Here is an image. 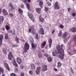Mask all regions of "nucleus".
Returning a JSON list of instances; mask_svg holds the SVG:
<instances>
[{
  "mask_svg": "<svg viewBox=\"0 0 76 76\" xmlns=\"http://www.w3.org/2000/svg\"><path fill=\"white\" fill-rule=\"evenodd\" d=\"M58 54H59V57L61 59H63L64 57V50L63 49H61V50H58Z\"/></svg>",
  "mask_w": 76,
  "mask_h": 76,
  "instance_id": "nucleus-1",
  "label": "nucleus"
},
{
  "mask_svg": "<svg viewBox=\"0 0 76 76\" xmlns=\"http://www.w3.org/2000/svg\"><path fill=\"white\" fill-rule=\"evenodd\" d=\"M29 48V45L28 44V43H26L24 46V50L25 52H26L27 50H28Z\"/></svg>",
  "mask_w": 76,
  "mask_h": 76,
  "instance_id": "nucleus-2",
  "label": "nucleus"
},
{
  "mask_svg": "<svg viewBox=\"0 0 76 76\" xmlns=\"http://www.w3.org/2000/svg\"><path fill=\"white\" fill-rule=\"evenodd\" d=\"M13 56L12 55V52H10L9 53V54L8 56V59L10 60H12V58H13Z\"/></svg>",
  "mask_w": 76,
  "mask_h": 76,
  "instance_id": "nucleus-3",
  "label": "nucleus"
},
{
  "mask_svg": "<svg viewBox=\"0 0 76 76\" xmlns=\"http://www.w3.org/2000/svg\"><path fill=\"white\" fill-rule=\"evenodd\" d=\"M40 70H41V67H37L36 71V73L37 75H38V74H39Z\"/></svg>",
  "mask_w": 76,
  "mask_h": 76,
  "instance_id": "nucleus-4",
  "label": "nucleus"
},
{
  "mask_svg": "<svg viewBox=\"0 0 76 76\" xmlns=\"http://www.w3.org/2000/svg\"><path fill=\"white\" fill-rule=\"evenodd\" d=\"M29 17L30 19L31 20H32L33 22H35V20H34V16H33V15H32V14H31L29 15Z\"/></svg>",
  "mask_w": 76,
  "mask_h": 76,
  "instance_id": "nucleus-5",
  "label": "nucleus"
},
{
  "mask_svg": "<svg viewBox=\"0 0 76 76\" xmlns=\"http://www.w3.org/2000/svg\"><path fill=\"white\" fill-rule=\"evenodd\" d=\"M3 36L2 35H0V45H1L3 41Z\"/></svg>",
  "mask_w": 76,
  "mask_h": 76,
  "instance_id": "nucleus-6",
  "label": "nucleus"
},
{
  "mask_svg": "<svg viewBox=\"0 0 76 76\" xmlns=\"http://www.w3.org/2000/svg\"><path fill=\"white\" fill-rule=\"evenodd\" d=\"M47 70V66L45 65L43 66V68L42 69V70L43 72H45Z\"/></svg>",
  "mask_w": 76,
  "mask_h": 76,
  "instance_id": "nucleus-7",
  "label": "nucleus"
},
{
  "mask_svg": "<svg viewBox=\"0 0 76 76\" xmlns=\"http://www.w3.org/2000/svg\"><path fill=\"white\" fill-rule=\"evenodd\" d=\"M16 61L19 64H20V63H21V62H22V61L20 58H17L16 59Z\"/></svg>",
  "mask_w": 76,
  "mask_h": 76,
  "instance_id": "nucleus-8",
  "label": "nucleus"
},
{
  "mask_svg": "<svg viewBox=\"0 0 76 76\" xmlns=\"http://www.w3.org/2000/svg\"><path fill=\"white\" fill-rule=\"evenodd\" d=\"M39 33L42 34V35H44V29L43 28H40L39 31Z\"/></svg>",
  "mask_w": 76,
  "mask_h": 76,
  "instance_id": "nucleus-9",
  "label": "nucleus"
},
{
  "mask_svg": "<svg viewBox=\"0 0 76 76\" xmlns=\"http://www.w3.org/2000/svg\"><path fill=\"white\" fill-rule=\"evenodd\" d=\"M70 36L69 35H68V36H67L65 38V39L64 40V42H67V41L69 39V38H70Z\"/></svg>",
  "mask_w": 76,
  "mask_h": 76,
  "instance_id": "nucleus-10",
  "label": "nucleus"
},
{
  "mask_svg": "<svg viewBox=\"0 0 76 76\" xmlns=\"http://www.w3.org/2000/svg\"><path fill=\"white\" fill-rule=\"evenodd\" d=\"M4 66H5V67L8 70H10V68H9V67L8 66V64L6 63H4Z\"/></svg>",
  "mask_w": 76,
  "mask_h": 76,
  "instance_id": "nucleus-11",
  "label": "nucleus"
},
{
  "mask_svg": "<svg viewBox=\"0 0 76 76\" xmlns=\"http://www.w3.org/2000/svg\"><path fill=\"white\" fill-rule=\"evenodd\" d=\"M70 31H72V32H76V28L75 27H73L72 28H71L69 29Z\"/></svg>",
  "mask_w": 76,
  "mask_h": 76,
  "instance_id": "nucleus-12",
  "label": "nucleus"
},
{
  "mask_svg": "<svg viewBox=\"0 0 76 76\" xmlns=\"http://www.w3.org/2000/svg\"><path fill=\"white\" fill-rule=\"evenodd\" d=\"M39 21L40 22H41L42 23H43V22H44V18L41 17H39Z\"/></svg>",
  "mask_w": 76,
  "mask_h": 76,
  "instance_id": "nucleus-13",
  "label": "nucleus"
},
{
  "mask_svg": "<svg viewBox=\"0 0 76 76\" xmlns=\"http://www.w3.org/2000/svg\"><path fill=\"white\" fill-rule=\"evenodd\" d=\"M46 44V42H43V43L42 44V45L41 46V48H44L45 47V46Z\"/></svg>",
  "mask_w": 76,
  "mask_h": 76,
  "instance_id": "nucleus-14",
  "label": "nucleus"
},
{
  "mask_svg": "<svg viewBox=\"0 0 76 76\" xmlns=\"http://www.w3.org/2000/svg\"><path fill=\"white\" fill-rule=\"evenodd\" d=\"M4 19L3 16H1L0 17V24H1L3 23Z\"/></svg>",
  "mask_w": 76,
  "mask_h": 76,
  "instance_id": "nucleus-15",
  "label": "nucleus"
},
{
  "mask_svg": "<svg viewBox=\"0 0 76 76\" xmlns=\"http://www.w3.org/2000/svg\"><path fill=\"white\" fill-rule=\"evenodd\" d=\"M31 47L33 48H35L37 47V45L32 42L31 43Z\"/></svg>",
  "mask_w": 76,
  "mask_h": 76,
  "instance_id": "nucleus-16",
  "label": "nucleus"
},
{
  "mask_svg": "<svg viewBox=\"0 0 76 76\" xmlns=\"http://www.w3.org/2000/svg\"><path fill=\"white\" fill-rule=\"evenodd\" d=\"M3 12L4 14V15L6 16V15H8V13L7 12V11L4 9L3 10Z\"/></svg>",
  "mask_w": 76,
  "mask_h": 76,
  "instance_id": "nucleus-17",
  "label": "nucleus"
},
{
  "mask_svg": "<svg viewBox=\"0 0 76 76\" xmlns=\"http://www.w3.org/2000/svg\"><path fill=\"white\" fill-rule=\"evenodd\" d=\"M52 39H50L49 40V47H51V44H52Z\"/></svg>",
  "mask_w": 76,
  "mask_h": 76,
  "instance_id": "nucleus-18",
  "label": "nucleus"
},
{
  "mask_svg": "<svg viewBox=\"0 0 76 76\" xmlns=\"http://www.w3.org/2000/svg\"><path fill=\"white\" fill-rule=\"evenodd\" d=\"M67 32H65L63 34V38H65L67 36Z\"/></svg>",
  "mask_w": 76,
  "mask_h": 76,
  "instance_id": "nucleus-19",
  "label": "nucleus"
},
{
  "mask_svg": "<svg viewBox=\"0 0 76 76\" xmlns=\"http://www.w3.org/2000/svg\"><path fill=\"white\" fill-rule=\"evenodd\" d=\"M13 64L14 65H15V66L16 67H18V64H17V63H16V60H15L14 59L13 60Z\"/></svg>",
  "mask_w": 76,
  "mask_h": 76,
  "instance_id": "nucleus-20",
  "label": "nucleus"
},
{
  "mask_svg": "<svg viewBox=\"0 0 76 76\" xmlns=\"http://www.w3.org/2000/svg\"><path fill=\"white\" fill-rule=\"evenodd\" d=\"M42 4H43V2H42V1H40L39 2V5H40V7L41 8L42 7Z\"/></svg>",
  "mask_w": 76,
  "mask_h": 76,
  "instance_id": "nucleus-21",
  "label": "nucleus"
},
{
  "mask_svg": "<svg viewBox=\"0 0 76 76\" xmlns=\"http://www.w3.org/2000/svg\"><path fill=\"white\" fill-rule=\"evenodd\" d=\"M41 8H37L36 9V11L37 12V13H39V14H40V13H41Z\"/></svg>",
  "mask_w": 76,
  "mask_h": 76,
  "instance_id": "nucleus-22",
  "label": "nucleus"
},
{
  "mask_svg": "<svg viewBox=\"0 0 76 76\" xmlns=\"http://www.w3.org/2000/svg\"><path fill=\"white\" fill-rule=\"evenodd\" d=\"M63 46V45H61V48H60V45H59L57 46V48L58 50H61V49L63 50V48H62Z\"/></svg>",
  "mask_w": 76,
  "mask_h": 76,
  "instance_id": "nucleus-23",
  "label": "nucleus"
},
{
  "mask_svg": "<svg viewBox=\"0 0 76 76\" xmlns=\"http://www.w3.org/2000/svg\"><path fill=\"white\" fill-rule=\"evenodd\" d=\"M30 67L31 69H35V65L34 64H31L30 66Z\"/></svg>",
  "mask_w": 76,
  "mask_h": 76,
  "instance_id": "nucleus-24",
  "label": "nucleus"
},
{
  "mask_svg": "<svg viewBox=\"0 0 76 76\" xmlns=\"http://www.w3.org/2000/svg\"><path fill=\"white\" fill-rule=\"evenodd\" d=\"M58 64V66L57 67H58V68H59L60 67H61V64L60 62H58L57 63Z\"/></svg>",
  "mask_w": 76,
  "mask_h": 76,
  "instance_id": "nucleus-25",
  "label": "nucleus"
},
{
  "mask_svg": "<svg viewBox=\"0 0 76 76\" xmlns=\"http://www.w3.org/2000/svg\"><path fill=\"white\" fill-rule=\"evenodd\" d=\"M5 39H9V37H8V34H5Z\"/></svg>",
  "mask_w": 76,
  "mask_h": 76,
  "instance_id": "nucleus-26",
  "label": "nucleus"
},
{
  "mask_svg": "<svg viewBox=\"0 0 76 76\" xmlns=\"http://www.w3.org/2000/svg\"><path fill=\"white\" fill-rule=\"evenodd\" d=\"M18 12L20 13H23V10L20 8L18 9Z\"/></svg>",
  "mask_w": 76,
  "mask_h": 76,
  "instance_id": "nucleus-27",
  "label": "nucleus"
},
{
  "mask_svg": "<svg viewBox=\"0 0 76 76\" xmlns=\"http://www.w3.org/2000/svg\"><path fill=\"white\" fill-rule=\"evenodd\" d=\"M46 1V3L48 4V6H51V3L49 2V1Z\"/></svg>",
  "mask_w": 76,
  "mask_h": 76,
  "instance_id": "nucleus-28",
  "label": "nucleus"
},
{
  "mask_svg": "<svg viewBox=\"0 0 76 76\" xmlns=\"http://www.w3.org/2000/svg\"><path fill=\"white\" fill-rule=\"evenodd\" d=\"M61 35H62V31H60L58 34V37H60Z\"/></svg>",
  "mask_w": 76,
  "mask_h": 76,
  "instance_id": "nucleus-29",
  "label": "nucleus"
},
{
  "mask_svg": "<svg viewBox=\"0 0 76 76\" xmlns=\"http://www.w3.org/2000/svg\"><path fill=\"white\" fill-rule=\"evenodd\" d=\"M52 60V58H51V57H49V58H48V60L49 63L51 62V60Z\"/></svg>",
  "mask_w": 76,
  "mask_h": 76,
  "instance_id": "nucleus-30",
  "label": "nucleus"
},
{
  "mask_svg": "<svg viewBox=\"0 0 76 76\" xmlns=\"http://www.w3.org/2000/svg\"><path fill=\"white\" fill-rule=\"evenodd\" d=\"M54 9H55L56 10H58L60 9V7H59V6H58V5L57 6H54Z\"/></svg>",
  "mask_w": 76,
  "mask_h": 76,
  "instance_id": "nucleus-31",
  "label": "nucleus"
},
{
  "mask_svg": "<svg viewBox=\"0 0 76 76\" xmlns=\"http://www.w3.org/2000/svg\"><path fill=\"white\" fill-rule=\"evenodd\" d=\"M5 28L7 30H9L10 29V27L8 25H6L5 26Z\"/></svg>",
  "mask_w": 76,
  "mask_h": 76,
  "instance_id": "nucleus-32",
  "label": "nucleus"
},
{
  "mask_svg": "<svg viewBox=\"0 0 76 76\" xmlns=\"http://www.w3.org/2000/svg\"><path fill=\"white\" fill-rule=\"evenodd\" d=\"M26 5L27 7V9H28V10H29V4L28 3H27L26 4Z\"/></svg>",
  "mask_w": 76,
  "mask_h": 76,
  "instance_id": "nucleus-33",
  "label": "nucleus"
},
{
  "mask_svg": "<svg viewBox=\"0 0 76 76\" xmlns=\"http://www.w3.org/2000/svg\"><path fill=\"white\" fill-rule=\"evenodd\" d=\"M38 56L39 57H41L42 56V55L41 53V52H39L38 53Z\"/></svg>",
  "mask_w": 76,
  "mask_h": 76,
  "instance_id": "nucleus-34",
  "label": "nucleus"
},
{
  "mask_svg": "<svg viewBox=\"0 0 76 76\" xmlns=\"http://www.w3.org/2000/svg\"><path fill=\"white\" fill-rule=\"evenodd\" d=\"M56 52H53L52 53V55L53 56H54V57H56Z\"/></svg>",
  "mask_w": 76,
  "mask_h": 76,
  "instance_id": "nucleus-35",
  "label": "nucleus"
},
{
  "mask_svg": "<svg viewBox=\"0 0 76 76\" xmlns=\"http://www.w3.org/2000/svg\"><path fill=\"white\" fill-rule=\"evenodd\" d=\"M30 40L31 41V42H34V40H33V38H32V37H31L30 39Z\"/></svg>",
  "mask_w": 76,
  "mask_h": 76,
  "instance_id": "nucleus-36",
  "label": "nucleus"
},
{
  "mask_svg": "<svg viewBox=\"0 0 76 76\" xmlns=\"http://www.w3.org/2000/svg\"><path fill=\"white\" fill-rule=\"evenodd\" d=\"M1 72L2 73H3L4 71L3 69L1 68H0V73H1Z\"/></svg>",
  "mask_w": 76,
  "mask_h": 76,
  "instance_id": "nucleus-37",
  "label": "nucleus"
},
{
  "mask_svg": "<svg viewBox=\"0 0 76 76\" xmlns=\"http://www.w3.org/2000/svg\"><path fill=\"white\" fill-rule=\"evenodd\" d=\"M3 52L5 54H7V52H6V50L5 49L3 50Z\"/></svg>",
  "mask_w": 76,
  "mask_h": 76,
  "instance_id": "nucleus-38",
  "label": "nucleus"
},
{
  "mask_svg": "<svg viewBox=\"0 0 76 76\" xmlns=\"http://www.w3.org/2000/svg\"><path fill=\"white\" fill-rule=\"evenodd\" d=\"M59 27L61 29H63V28H64V26H63V25H60Z\"/></svg>",
  "mask_w": 76,
  "mask_h": 76,
  "instance_id": "nucleus-39",
  "label": "nucleus"
},
{
  "mask_svg": "<svg viewBox=\"0 0 76 76\" xmlns=\"http://www.w3.org/2000/svg\"><path fill=\"white\" fill-rule=\"evenodd\" d=\"M10 7H11L12 9L13 8V5H12V3H10Z\"/></svg>",
  "mask_w": 76,
  "mask_h": 76,
  "instance_id": "nucleus-40",
  "label": "nucleus"
},
{
  "mask_svg": "<svg viewBox=\"0 0 76 76\" xmlns=\"http://www.w3.org/2000/svg\"><path fill=\"white\" fill-rule=\"evenodd\" d=\"M15 40L17 41L18 43H19V39L18 37H16L15 38Z\"/></svg>",
  "mask_w": 76,
  "mask_h": 76,
  "instance_id": "nucleus-41",
  "label": "nucleus"
},
{
  "mask_svg": "<svg viewBox=\"0 0 76 76\" xmlns=\"http://www.w3.org/2000/svg\"><path fill=\"white\" fill-rule=\"evenodd\" d=\"M10 76H16V75H15V74L13 73H12L10 74Z\"/></svg>",
  "mask_w": 76,
  "mask_h": 76,
  "instance_id": "nucleus-42",
  "label": "nucleus"
},
{
  "mask_svg": "<svg viewBox=\"0 0 76 76\" xmlns=\"http://www.w3.org/2000/svg\"><path fill=\"white\" fill-rule=\"evenodd\" d=\"M34 29V27H33L32 28H30L29 29V32H31V29Z\"/></svg>",
  "mask_w": 76,
  "mask_h": 76,
  "instance_id": "nucleus-43",
  "label": "nucleus"
},
{
  "mask_svg": "<svg viewBox=\"0 0 76 76\" xmlns=\"http://www.w3.org/2000/svg\"><path fill=\"white\" fill-rule=\"evenodd\" d=\"M44 56H45L46 57H48V55L47 53H45L44 54Z\"/></svg>",
  "mask_w": 76,
  "mask_h": 76,
  "instance_id": "nucleus-44",
  "label": "nucleus"
},
{
  "mask_svg": "<svg viewBox=\"0 0 76 76\" xmlns=\"http://www.w3.org/2000/svg\"><path fill=\"white\" fill-rule=\"evenodd\" d=\"M29 73L30 75H32L33 74V72H32V71H29Z\"/></svg>",
  "mask_w": 76,
  "mask_h": 76,
  "instance_id": "nucleus-45",
  "label": "nucleus"
},
{
  "mask_svg": "<svg viewBox=\"0 0 76 76\" xmlns=\"http://www.w3.org/2000/svg\"><path fill=\"white\" fill-rule=\"evenodd\" d=\"M74 42H76V36L74 37L73 38Z\"/></svg>",
  "mask_w": 76,
  "mask_h": 76,
  "instance_id": "nucleus-46",
  "label": "nucleus"
},
{
  "mask_svg": "<svg viewBox=\"0 0 76 76\" xmlns=\"http://www.w3.org/2000/svg\"><path fill=\"white\" fill-rule=\"evenodd\" d=\"M10 16H12V17H13V16H14V14L10 13Z\"/></svg>",
  "mask_w": 76,
  "mask_h": 76,
  "instance_id": "nucleus-47",
  "label": "nucleus"
},
{
  "mask_svg": "<svg viewBox=\"0 0 76 76\" xmlns=\"http://www.w3.org/2000/svg\"><path fill=\"white\" fill-rule=\"evenodd\" d=\"M58 6V2H56L55 3V4L54 6Z\"/></svg>",
  "mask_w": 76,
  "mask_h": 76,
  "instance_id": "nucleus-48",
  "label": "nucleus"
},
{
  "mask_svg": "<svg viewBox=\"0 0 76 76\" xmlns=\"http://www.w3.org/2000/svg\"><path fill=\"white\" fill-rule=\"evenodd\" d=\"M22 1L24 2L25 3H26L27 1V0H21Z\"/></svg>",
  "mask_w": 76,
  "mask_h": 76,
  "instance_id": "nucleus-49",
  "label": "nucleus"
},
{
  "mask_svg": "<svg viewBox=\"0 0 76 76\" xmlns=\"http://www.w3.org/2000/svg\"><path fill=\"white\" fill-rule=\"evenodd\" d=\"M45 11H46V12H47V11H48V7H45Z\"/></svg>",
  "mask_w": 76,
  "mask_h": 76,
  "instance_id": "nucleus-50",
  "label": "nucleus"
},
{
  "mask_svg": "<svg viewBox=\"0 0 76 76\" xmlns=\"http://www.w3.org/2000/svg\"><path fill=\"white\" fill-rule=\"evenodd\" d=\"M32 33L33 35H35V31L34 30L32 31Z\"/></svg>",
  "mask_w": 76,
  "mask_h": 76,
  "instance_id": "nucleus-51",
  "label": "nucleus"
},
{
  "mask_svg": "<svg viewBox=\"0 0 76 76\" xmlns=\"http://www.w3.org/2000/svg\"><path fill=\"white\" fill-rule=\"evenodd\" d=\"M37 36L35 37V38L37 39H38V34L36 33Z\"/></svg>",
  "mask_w": 76,
  "mask_h": 76,
  "instance_id": "nucleus-52",
  "label": "nucleus"
},
{
  "mask_svg": "<svg viewBox=\"0 0 76 76\" xmlns=\"http://www.w3.org/2000/svg\"><path fill=\"white\" fill-rule=\"evenodd\" d=\"M21 7V8H22V9H23V8H24V5L23 4H22Z\"/></svg>",
  "mask_w": 76,
  "mask_h": 76,
  "instance_id": "nucleus-53",
  "label": "nucleus"
},
{
  "mask_svg": "<svg viewBox=\"0 0 76 76\" xmlns=\"http://www.w3.org/2000/svg\"><path fill=\"white\" fill-rule=\"evenodd\" d=\"M21 76H24V73H22L20 74Z\"/></svg>",
  "mask_w": 76,
  "mask_h": 76,
  "instance_id": "nucleus-54",
  "label": "nucleus"
},
{
  "mask_svg": "<svg viewBox=\"0 0 76 76\" xmlns=\"http://www.w3.org/2000/svg\"><path fill=\"white\" fill-rule=\"evenodd\" d=\"M71 72L72 73H74V72L73 71V70L72 69V68H71Z\"/></svg>",
  "mask_w": 76,
  "mask_h": 76,
  "instance_id": "nucleus-55",
  "label": "nucleus"
},
{
  "mask_svg": "<svg viewBox=\"0 0 76 76\" xmlns=\"http://www.w3.org/2000/svg\"><path fill=\"white\" fill-rule=\"evenodd\" d=\"M72 15L73 16H75L76 15V14L75 13H72Z\"/></svg>",
  "mask_w": 76,
  "mask_h": 76,
  "instance_id": "nucleus-56",
  "label": "nucleus"
},
{
  "mask_svg": "<svg viewBox=\"0 0 76 76\" xmlns=\"http://www.w3.org/2000/svg\"><path fill=\"white\" fill-rule=\"evenodd\" d=\"M10 33H12V34H13V35H15V32H14L13 33H12V30H11V32H10Z\"/></svg>",
  "mask_w": 76,
  "mask_h": 76,
  "instance_id": "nucleus-57",
  "label": "nucleus"
},
{
  "mask_svg": "<svg viewBox=\"0 0 76 76\" xmlns=\"http://www.w3.org/2000/svg\"><path fill=\"white\" fill-rule=\"evenodd\" d=\"M20 69H23V66H20Z\"/></svg>",
  "mask_w": 76,
  "mask_h": 76,
  "instance_id": "nucleus-58",
  "label": "nucleus"
},
{
  "mask_svg": "<svg viewBox=\"0 0 76 76\" xmlns=\"http://www.w3.org/2000/svg\"><path fill=\"white\" fill-rule=\"evenodd\" d=\"M18 71V68H16L15 69V72H17Z\"/></svg>",
  "mask_w": 76,
  "mask_h": 76,
  "instance_id": "nucleus-59",
  "label": "nucleus"
},
{
  "mask_svg": "<svg viewBox=\"0 0 76 76\" xmlns=\"http://www.w3.org/2000/svg\"><path fill=\"white\" fill-rule=\"evenodd\" d=\"M28 3H30L31 2V0H27Z\"/></svg>",
  "mask_w": 76,
  "mask_h": 76,
  "instance_id": "nucleus-60",
  "label": "nucleus"
},
{
  "mask_svg": "<svg viewBox=\"0 0 76 76\" xmlns=\"http://www.w3.org/2000/svg\"><path fill=\"white\" fill-rule=\"evenodd\" d=\"M55 32V31H54V30H53L52 31V34H53L54 33V32Z\"/></svg>",
  "mask_w": 76,
  "mask_h": 76,
  "instance_id": "nucleus-61",
  "label": "nucleus"
},
{
  "mask_svg": "<svg viewBox=\"0 0 76 76\" xmlns=\"http://www.w3.org/2000/svg\"><path fill=\"white\" fill-rule=\"evenodd\" d=\"M54 70H55V71H57V69L56 68L54 69Z\"/></svg>",
  "mask_w": 76,
  "mask_h": 76,
  "instance_id": "nucleus-62",
  "label": "nucleus"
},
{
  "mask_svg": "<svg viewBox=\"0 0 76 76\" xmlns=\"http://www.w3.org/2000/svg\"><path fill=\"white\" fill-rule=\"evenodd\" d=\"M74 46H75V47H76V43H74Z\"/></svg>",
  "mask_w": 76,
  "mask_h": 76,
  "instance_id": "nucleus-63",
  "label": "nucleus"
},
{
  "mask_svg": "<svg viewBox=\"0 0 76 76\" xmlns=\"http://www.w3.org/2000/svg\"><path fill=\"white\" fill-rule=\"evenodd\" d=\"M2 76H5V75H4V74H3L2 75Z\"/></svg>",
  "mask_w": 76,
  "mask_h": 76,
  "instance_id": "nucleus-64",
  "label": "nucleus"
}]
</instances>
